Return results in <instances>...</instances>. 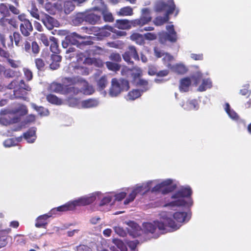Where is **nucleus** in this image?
<instances>
[{"label": "nucleus", "mask_w": 251, "mask_h": 251, "mask_svg": "<svg viewBox=\"0 0 251 251\" xmlns=\"http://www.w3.org/2000/svg\"><path fill=\"white\" fill-rule=\"evenodd\" d=\"M50 40L51 42L50 45V51L54 53L53 54H59L60 52V50L59 49L57 39L53 36H51L50 38Z\"/></svg>", "instance_id": "obj_29"}, {"label": "nucleus", "mask_w": 251, "mask_h": 251, "mask_svg": "<svg viewBox=\"0 0 251 251\" xmlns=\"http://www.w3.org/2000/svg\"><path fill=\"white\" fill-rule=\"evenodd\" d=\"M94 10L85 12L86 22L91 25H96L100 22L101 16L100 15L96 14Z\"/></svg>", "instance_id": "obj_14"}, {"label": "nucleus", "mask_w": 251, "mask_h": 251, "mask_svg": "<svg viewBox=\"0 0 251 251\" xmlns=\"http://www.w3.org/2000/svg\"><path fill=\"white\" fill-rule=\"evenodd\" d=\"M24 75L27 81H30L32 79L33 75L32 72L28 69H24Z\"/></svg>", "instance_id": "obj_58"}, {"label": "nucleus", "mask_w": 251, "mask_h": 251, "mask_svg": "<svg viewBox=\"0 0 251 251\" xmlns=\"http://www.w3.org/2000/svg\"><path fill=\"white\" fill-rule=\"evenodd\" d=\"M83 22H86L85 12L76 13L72 20L74 25L78 26Z\"/></svg>", "instance_id": "obj_26"}, {"label": "nucleus", "mask_w": 251, "mask_h": 251, "mask_svg": "<svg viewBox=\"0 0 251 251\" xmlns=\"http://www.w3.org/2000/svg\"><path fill=\"white\" fill-rule=\"evenodd\" d=\"M112 201V198L110 196L104 197L101 200L100 203V206H103L109 203Z\"/></svg>", "instance_id": "obj_59"}, {"label": "nucleus", "mask_w": 251, "mask_h": 251, "mask_svg": "<svg viewBox=\"0 0 251 251\" xmlns=\"http://www.w3.org/2000/svg\"><path fill=\"white\" fill-rule=\"evenodd\" d=\"M172 14V11L169 10V11L165 12L164 17H157L154 21V24L157 26L163 25L165 23L168 22L169 20V15Z\"/></svg>", "instance_id": "obj_28"}, {"label": "nucleus", "mask_w": 251, "mask_h": 251, "mask_svg": "<svg viewBox=\"0 0 251 251\" xmlns=\"http://www.w3.org/2000/svg\"><path fill=\"white\" fill-rule=\"evenodd\" d=\"M176 188V185L173 183V180L168 179L156 184L151 190V192H161L162 194L166 195L174 191Z\"/></svg>", "instance_id": "obj_6"}, {"label": "nucleus", "mask_w": 251, "mask_h": 251, "mask_svg": "<svg viewBox=\"0 0 251 251\" xmlns=\"http://www.w3.org/2000/svg\"><path fill=\"white\" fill-rule=\"evenodd\" d=\"M119 16H131L133 14V9L130 6H126L121 8L118 13Z\"/></svg>", "instance_id": "obj_40"}, {"label": "nucleus", "mask_w": 251, "mask_h": 251, "mask_svg": "<svg viewBox=\"0 0 251 251\" xmlns=\"http://www.w3.org/2000/svg\"><path fill=\"white\" fill-rule=\"evenodd\" d=\"M105 27L107 28V29L109 31H110L111 32L114 33V34L113 35L114 38H116L120 36H124L126 35V32L125 31L117 30L108 25H106Z\"/></svg>", "instance_id": "obj_42"}, {"label": "nucleus", "mask_w": 251, "mask_h": 251, "mask_svg": "<svg viewBox=\"0 0 251 251\" xmlns=\"http://www.w3.org/2000/svg\"><path fill=\"white\" fill-rule=\"evenodd\" d=\"M108 84L107 77L106 75L101 76L97 80V85L100 90H103Z\"/></svg>", "instance_id": "obj_35"}, {"label": "nucleus", "mask_w": 251, "mask_h": 251, "mask_svg": "<svg viewBox=\"0 0 251 251\" xmlns=\"http://www.w3.org/2000/svg\"><path fill=\"white\" fill-rule=\"evenodd\" d=\"M0 14L4 17L10 16V14L8 9V5L4 3H0Z\"/></svg>", "instance_id": "obj_43"}, {"label": "nucleus", "mask_w": 251, "mask_h": 251, "mask_svg": "<svg viewBox=\"0 0 251 251\" xmlns=\"http://www.w3.org/2000/svg\"><path fill=\"white\" fill-rule=\"evenodd\" d=\"M167 67L168 68H172L175 73L178 74H184L186 73L188 70L187 68L184 65L180 64H177L173 67H171V64L168 63Z\"/></svg>", "instance_id": "obj_31"}, {"label": "nucleus", "mask_w": 251, "mask_h": 251, "mask_svg": "<svg viewBox=\"0 0 251 251\" xmlns=\"http://www.w3.org/2000/svg\"><path fill=\"white\" fill-rule=\"evenodd\" d=\"M131 57H132L135 60H139L138 53L134 46H128L126 51L123 54L124 60L128 64L133 65L134 62L131 60Z\"/></svg>", "instance_id": "obj_13"}, {"label": "nucleus", "mask_w": 251, "mask_h": 251, "mask_svg": "<svg viewBox=\"0 0 251 251\" xmlns=\"http://www.w3.org/2000/svg\"><path fill=\"white\" fill-rule=\"evenodd\" d=\"M212 85L211 82L208 79H203L201 84L199 86V89L200 91H205L208 88H210Z\"/></svg>", "instance_id": "obj_47"}, {"label": "nucleus", "mask_w": 251, "mask_h": 251, "mask_svg": "<svg viewBox=\"0 0 251 251\" xmlns=\"http://www.w3.org/2000/svg\"><path fill=\"white\" fill-rule=\"evenodd\" d=\"M191 84V80L189 77L182 78L180 81L179 89L181 91L187 92Z\"/></svg>", "instance_id": "obj_30"}, {"label": "nucleus", "mask_w": 251, "mask_h": 251, "mask_svg": "<svg viewBox=\"0 0 251 251\" xmlns=\"http://www.w3.org/2000/svg\"><path fill=\"white\" fill-rule=\"evenodd\" d=\"M104 64V63L103 62V61L101 59H100L99 58H94L93 65L95 66L99 67V68H102V67H103Z\"/></svg>", "instance_id": "obj_62"}, {"label": "nucleus", "mask_w": 251, "mask_h": 251, "mask_svg": "<svg viewBox=\"0 0 251 251\" xmlns=\"http://www.w3.org/2000/svg\"><path fill=\"white\" fill-rule=\"evenodd\" d=\"M7 61L10 67L13 68L17 69L21 66V62L20 60H15L10 57Z\"/></svg>", "instance_id": "obj_50"}, {"label": "nucleus", "mask_w": 251, "mask_h": 251, "mask_svg": "<svg viewBox=\"0 0 251 251\" xmlns=\"http://www.w3.org/2000/svg\"><path fill=\"white\" fill-rule=\"evenodd\" d=\"M10 228L0 230V249L5 247L8 243V240L10 237L8 233L11 231Z\"/></svg>", "instance_id": "obj_23"}, {"label": "nucleus", "mask_w": 251, "mask_h": 251, "mask_svg": "<svg viewBox=\"0 0 251 251\" xmlns=\"http://www.w3.org/2000/svg\"><path fill=\"white\" fill-rule=\"evenodd\" d=\"M176 9V5L174 0H168L167 2L158 1L156 2L154 6V10L156 12H161L163 11L168 12L169 10L172 11V14Z\"/></svg>", "instance_id": "obj_11"}, {"label": "nucleus", "mask_w": 251, "mask_h": 251, "mask_svg": "<svg viewBox=\"0 0 251 251\" xmlns=\"http://www.w3.org/2000/svg\"><path fill=\"white\" fill-rule=\"evenodd\" d=\"M0 56L6 60H8L10 57L11 55L8 51L0 47Z\"/></svg>", "instance_id": "obj_57"}, {"label": "nucleus", "mask_w": 251, "mask_h": 251, "mask_svg": "<svg viewBox=\"0 0 251 251\" xmlns=\"http://www.w3.org/2000/svg\"><path fill=\"white\" fill-rule=\"evenodd\" d=\"M180 225L169 217L167 214L162 216L160 221H154L153 223H145L143 224V227L146 233H154L157 227L163 232H172L179 228Z\"/></svg>", "instance_id": "obj_2"}, {"label": "nucleus", "mask_w": 251, "mask_h": 251, "mask_svg": "<svg viewBox=\"0 0 251 251\" xmlns=\"http://www.w3.org/2000/svg\"><path fill=\"white\" fill-rule=\"evenodd\" d=\"M192 194V190L189 186L182 187L171 197L172 199L177 200L167 203L166 205L170 206H185L186 204V201L183 198L191 197Z\"/></svg>", "instance_id": "obj_5"}, {"label": "nucleus", "mask_w": 251, "mask_h": 251, "mask_svg": "<svg viewBox=\"0 0 251 251\" xmlns=\"http://www.w3.org/2000/svg\"><path fill=\"white\" fill-rule=\"evenodd\" d=\"M9 89H14L13 91L14 98L25 100L28 91H30L31 87L26 84L23 79L18 81L17 79L13 80L7 86Z\"/></svg>", "instance_id": "obj_3"}, {"label": "nucleus", "mask_w": 251, "mask_h": 251, "mask_svg": "<svg viewBox=\"0 0 251 251\" xmlns=\"http://www.w3.org/2000/svg\"><path fill=\"white\" fill-rule=\"evenodd\" d=\"M51 216L50 213L49 212L48 214L39 216L36 220V227L38 228L45 227L48 224V219Z\"/></svg>", "instance_id": "obj_21"}, {"label": "nucleus", "mask_w": 251, "mask_h": 251, "mask_svg": "<svg viewBox=\"0 0 251 251\" xmlns=\"http://www.w3.org/2000/svg\"><path fill=\"white\" fill-rule=\"evenodd\" d=\"M15 3L16 6H15L12 4H8L9 11L11 12V13L14 15H19L20 13V11L18 8L19 6V3L17 1L15 2Z\"/></svg>", "instance_id": "obj_51"}, {"label": "nucleus", "mask_w": 251, "mask_h": 251, "mask_svg": "<svg viewBox=\"0 0 251 251\" xmlns=\"http://www.w3.org/2000/svg\"><path fill=\"white\" fill-rule=\"evenodd\" d=\"M75 208L74 201L68 202L65 204L52 208L50 212L52 215V214H56L57 212H65L73 210H74Z\"/></svg>", "instance_id": "obj_16"}, {"label": "nucleus", "mask_w": 251, "mask_h": 251, "mask_svg": "<svg viewBox=\"0 0 251 251\" xmlns=\"http://www.w3.org/2000/svg\"><path fill=\"white\" fill-rule=\"evenodd\" d=\"M47 100L51 104L56 105H61L62 103V100L58 98L56 96L50 94L46 97Z\"/></svg>", "instance_id": "obj_38"}, {"label": "nucleus", "mask_w": 251, "mask_h": 251, "mask_svg": "<svg viewBox=\"0 0 251 251\" xmlns=\"http://www.w3.org/2000/svg\"><path fill=\"white\" fill-rule=\"evenodd\" d=\"M75 7V5L74 4L73 2L71 1L67 0L64 2V12L67 14H69L71 12L73 11Z\"/></svg>", "instance_id": "obj_41"}, {"label": "nucleus", "mask_w": 251, "mask_h": 251, "mask_svg": "<svg viewBox=\"0 0 251 251\" xmlns=\"http://www.w3.org/2000/svg\"><path fill=\"white\" fill-rule=\"evenodd\" d=\"M106 25H104L101 28H99V35L102 37H108L110 35V31H109L106 28Z\"/></svg>", "instance_id": "obj_52"}, {"label": "nucleus", "mask_w": 251, "mask_h": 251, "mask_svg": "<svg viewBox=\"0 0 251 251\" xmlns=\"http://www.w3.org/2000/svg\"><path fill=\"white\" fill-rule=\"evenodd\" d=\"M22 48L25 53L33 56H36L40 51V48L36 41H33L30 43L27 39L23 42Z\"/></svg>", "instance_id": "obj_9"}, {"label": "nucleus", "mask_w": 251, "mask_h": 251, "mask_svg": "<svg viewBox=\"0 0 251 251\" xmlns=\"http://www.w3.org/2000/svg\"><path fill=\"white\" fill-rule=\"evenodd\" d=\"M66 36L67 40L70 42V45H76L77 46L80 44L79 40L84 38L75 32L71 33Z\"/></svg>", "instance_id": "obj_20"}, {"label": "nucleus", "mask_w": 251, "mask_h": 251, "mask_svg": "<svg viewBox=\"0 0 251 251\" xmlns=\"http://www.w3.org/2000/svg\"><path fill=\"white\" fill-rule=\"evenodd\" d=\"M9 38V41L7 43V47L8 48H12L13 47V40L14 41L15 44L16 46L19 47L21 46L23 37L18 32H14L13 35H10Z\"/></svg>", "instance_id": "obj_18"}, {"label": "nucleus", "mask_w": 251, "mask_h": 251, "mask_svg": "<svg viewBox=\"0 0 251 251\" xmlns=\"http://www.w3.org/2000/svg\"><path fill=\"white\" fill-rule=\"evenodd\" d=\"M77 251H92V250L89 247L84 245H80L76 247Z\"/></svg>", "instance_id": "obj_64"}, {"label": "nucleus", "mask_w": 251, "mask_h": 251, "mask_svg": "<svg viewBox=\"0 0 251 251\" xmlns=\"http://www.w3.org/2000/svg\"><path fill=\"white\" fill-rule=\"evenodd\" d=\"M39 39L46 47H48L49 46L50 42L46 34L44 33L40 34Z\"/></svg>", "instance_id": "obj_55"}, {"label": "nucleus", "mask_w": 251, "mask_h": 251, "mask_svg": "<svg viewBox=\"0 0 251 251\" xmlns=\"http://www.w3.org/2000/svg\"><path fill=\"white\" fill-rule=\"evenodd\" d=\"M33 107L34 109L37 112H38V114L41 116H46L49 113L48 110L43 106H38L36 105H34Z\"/></svg>", "instance_id": "obj_49"}, {"label": "nucleus", "mask_w": 251, "mask_h": 251, "mask_svg": "<svg viewBox=\"0 0 251 251\" xmlns=\"http://www.w3.org/2000/svg\"><path fill=\"white\" fill-rule=\"evenodd\" d=\"M31 15L36 18V19L39 20L40 16L38 14V10L36 7L35 5L32 4L31 6V9L29 10Z\"/></svg>", "instance_id": "obj_53"}, {"label": "nucleus", "mask_w": 251, "mask_h": 251, "mask_svg": "<svg viewBox=\"0 0 251 251\" xmlns=\"http://www.w3.org/2000/svg\"><path fill=\"white\" fill-rule=\"evenodd\" d=\"M141 96V92L139 90L133 89L129 91L126 96V99L128 100H134Z\"/></svg>", "instance_id": "obj_34"}, {"label": "nucleus", "mask_w": 251, "mask_h": 251, "mask_svg": "<svg viewBox=\"0 0 251 251\" xmlns=\"http://www.w3.org/2000/svg\"><path fill=\"white\" fill-rule=\"evenodd\" d=\"M41 21L49 30H51L55 25L56 20L49 15L46 14L42 17Z\"/></svg>", "instance_id": "obj_22"}, {"label": "nucleus", "mask_w": 251, "mask_h": 251, "mask_svg": "<svg viewBox=\"0 0 251 251\" xmlns=\"http://www.w3.org/2000/svg\"><path fill=\"white\" fill-rule=\"evenodd\" d=\"M105 64L107 68L110 71L116 72L120 70L121 65L117 63H113L110 61H107Z\"/></svg>", "instance_id": "obj_44"}, {"label": "nucleus", "mask_w": 251, "mask_h": 251, "mask_svg": "<svg viewBox=\"0 0 251 251\" xmlns=\"http://www.w3.org/2000/svg\"><path fill=\"white\" fill-rule=\"evenodd\" d=\"M151 12L149 8H145L142 9V15L139 19L133 20L132 26L135 27L137 26H142L151 20Z\"/></svg>", "instance_id": "obj_12"}, {"label": "nucleus", "mask_w": 251, "mask_h": 251, "mask_svg": "<svg viewBox=\"0 0 251 251\" xmlns=\"http://www.w3.org/2000/svg\"><path fill=\"white\" fill-rule=\"evenodd\" d=\"M91 51L93 55H100L103 53L104 49L101 47L96 46L94 47Z\"/></svg>", "instance_id": "obj_54"}, {"label": "nucleus", "mask_w": 251, "mask_h": 251, "mask_svg": "<svg viewBox=\"0 0 251 251\" xmlns=\"http://www.w3.org/2000/svg\"><path fill=\"white\" fill-rule=\"evenodd\" d=\"M51 62L50 65V68L52 70L57 69L60 67V63L62 60V56L58 54H52L50 56Z\"/></svg>", "instance_id": "obj_27"}, {"label": "nucleus", "mask_w": 251, "mask_h": 251, "mask_svg": "<svg viewBox=\"0 0 251 251\" xmlns=\"http://www.w3.org/2000/svg\"><path fill=\"white\" fill-rule=\"evenodd\" d=\"M62 81L65 84L64 95H69L71 97H74L79 93H82L89 95L94 92L88 81L78 76L65 77L62 78Z\"/></svg>", "instance_id": "obj_1"}, {"label": "nucleus", "mask_w": 251, "mask_h": 251, "mask_svg": "<svg viewBox=\"0 0 251 251\" xmlns=\"http://www.w3.org/2000/svg\"><path fill=\"white\" fill-rule=\"evenodd\" d=\"M65 84L53 82L50 86V91L64 95Z\"/></svg>", "instance_id": "obj_25"}, {"label": "nucleus", "mask_w": 251, "mask_h": 251, "mask_svg": "<svg viewBox=\"0 0 251 251\" xmlns=\"http://www.w3.org/2000/svg\"><path fill=\"white\" fill-rule=\"evenodd\" d=\"M126 196V193L124 192L119 193L115 195V200L117 201H121Z\"/></svg>", "instance_id": "obj_63"}, {"label": "nucleus", "mask_w": 251, "mask_h": 251, "mask_svg": "<svg viewBox=\"0 0 251 251\" xmlns=\"http://www.w3.org/2000/svg\"><path fill=\"white\" fill-rule=\"evenodd\" d=\"M22 136L16 138H9L5 140L3 142V145L6 147H10L15 146L18 142L22 140Z\"/></svg>", "instance_id": "obj_39"}, {"label": "nucleus", "mask_w": 251, "mask_h": 251, "mask_svg": "<svg viewBox=\"0 0 251 251\" xmlns=\"http://www.w3.org/2000/svg\"><path fill=\"white\" fill-rule=\"evenodd\" d=\"M150 188L148 185L142 184L136 186L132 191L131 193L128 195V197L125 200L124 204L126 205L130 202L133 201L136 198L138 194L142 195L145 194L146 193L150 191Z\"/></svg>", "instance_id": "obj_10"}, {"label": "nucleus", "mask_w": 251, "mask_h": 251, "mask_svg": "<svg viewBox=\"0 0 251 251\" xmlns=\"http://www.w3.org/2000/svg\"><path fill=\"white\" fill-rule=\"evenodd\" d=\"M20 75L21 72L19 71L13 70L10 68H5L4 75L6 78H13L14 77H18Z\"/></svg>", "instance_id": "obj_36"}, {"label": "nucleus", "mask_w": 251, "mask_h": 251, "mask_svg": "<svg viewBox=\"0 0 251 251\" xmlns=\"http://www.w3.org/2000/svg\"><path fill=\"white\" fill-rule=\"evenodd\" d=\"M20 29L24 36H28L33 30V27L29 21H25L24 23H21Z\"/></svg>", "instance_id": "obj_17"}, {"label": "nucleus", "mask_w": 251, "mask_h": 251, "mask_svg": "<svg viewBox=\"0 0 251 251\" xmlns=\"http://www.w3.org/2000/svg\"><path fill=\"white\" fill-rule=\"evenodd\" d=\"M136 85L143 88L142 92L149 90L148 81L145 79L140 78L137 82Z\"/></svg>", "instance_id": "obj_46"}, {"label": "nucleus", "mask_w": 251, "mask_h": 251, "mask_svg": "<svg viewBox=\"0 0 251 251\" xmlns=\"http://www.w3.org/2000/svg\"><path fill=\"white\" fill-rule=\"evenodd\" d=\"M131 38L132 40L136 41L137 42H143V39L142 36L141 34H138V33L133 34L131 36Z\"/></svg>", "instance_id": "obj_60"}, {"label": "nucleus", "mask_w": 251, "mask_h": 251, "mask_svg": "<svg viewBox=\"0 0 251 251\" xmlns=\"http://www.w3.org/2000/svg\"><path fill=\"white\" fill-rule=\"evenodd\" d=\"M67 102L69 106L75 107L78 105L79 100L78 98L71 97L67 99Z\"/></svg>", "instance_id": "obj_48"}, {"label": "nucleus", "mask_w": 251, "mask_h": 251, "mask_svg": "<svg viewBox=\"0 0 251 251\" xmlns=\"http://www.w3.org/2000/svg\"><path fill=\"white\" fill-rule=\"evenodd\" d=\"M129 88L128 80L122 77H114L111 79L109 94L111 97H117L121 93L127 91Z\"/></svg>", "instance_id": "obj_4"}, {"label": "nucleus", "mask_w": 251, "mask_h": 251, "mask_svg": "<svg viewBox=\"0 0 251 251\" xmlns=\"http://www.w3.org/2000/svg\"><path fill=\"white\" fill-rule=\"evenodd\" d=\"M34 63L36 68L39 71H43L45 67V62L41 58H37L34 60Z\"/></svg>", "instance_id": "obj_45"}, {"label": "nucleus", "mask_w": 251, "mask_h": 251, "mask_svg": "<svg viewBox=\"0 0 251 251\" xmlns=\"http://www.w3.org/2000/svg\"><path fill=\"white\" fill-rule=\"evenodd\" d=\"M173 218L177 223L189 220V219H187V213L185 212H176L174 214Z\"/></svg>", "instance_id": "obj_32"}, {"label": "nucleus", "mask_w": 251, "mask_h": 251, "mask_svg": "<svg viewBox=\"0 0 251 251\" xmlns=\"http://www.w3.org/2000/svg\"><path fill=\"white\" fill-rule=\"evenodd\" d=\"M133 20L119 19L116 21L115 25L116 27L122 29H129L132 26Z\"/></svg>", "instance_id": "obj_19"}, {"label": "nucleus", "mask_w": 251, "mask_h": 251, "mask_svg": "<svg viewBox=\"0 0 251 251\" xmlns=\"http://www.w3.org/2000/svg\"><path fill=\"white\" fill-rule=\"evenodd\" d=\"M94 3L96 6L94 7V9L101 13L105 22H113L114 21V19L112 13L108 11L107 6L103 0H95Z\"/></svg>", "instance_id": "obj_8"}, {"label": "nucleus", "mask_w": 251, "mask_h": 251, "mask_svg": "<svg viewBox=\"0 0 251 251\" xmlns=\"http://www.w3.org/2000/svg\"><path fill=\"white\" fill-rule=\"evenodd\" d=\"M24 137L28 143H32L36 140V128L31 127L25 133H24Z\"/></svg>", "instance_id": "obj_24"}, {"label": "nucleus", "mask_w": 251, "mask_h": 251, "mask_svg": "<svg viewBox=\"0 0 251 251\" xmlns=\"http://www.w3.org/2000/svg\"><path fill=\"white\" fill-rule=\"evenodd\" d=\"M96 197L94 195H92L89 196L80 198L78 200L74 201H73L75 207L76 206H85L91 204L96 200Z\"/></svg>", "instance_id": "obj_15"}, {"label": "nucleus", "mask_w": 251, "mask_h": 251, "mask_svg": "<svg viewBox=\"0 0 251 251\" xmlns=\"http://www.w3.org/2000/svg\"><path fill=\"white\" fill-rule=\"evenodd\" d=\"M168 32H162L159 34V40L161 44H165L167 41L175 43L177 41V34L173 25L166 26Z\"/></svg>", "instance_id": "obj_7"}, {"label": "nucleus", "mask_w": 251, "mask_h": 251, "mask_svg": "<svg viewBox=\"0 0 251 251\" xmlns=\"http://www.w3.org/2000/svg\"><path fill=\"white\" fill-rule=\"evenodd\" d=\"M81 104L83 108H90L97 106L99 102L96 99H89L83 100Z\"/></svg>", "instance_id": "obj_33"}, {"label": "nucleus", "mask_w": 251, "mask_h": 251, "mask_svg": "<svg viewBox=\"0 0 251 251\" xmlns=\"http://www.w3.org/2000/svg\"><path fill=\"white\" fill-rule=\"evenodd\" d=\"M16 122V119L11 118L9 115H5L0 118V124L3 126H7Z\"/></svg>", "instance_id": "obj_37"}, {"label": "nucleus", "mask_w": 251, "mask_h": 251, "mask_svg": "<svg viewBox=\"0 0 251 251\" xmlns=\"http://www.w3.org/2000/svg\"><path fill=\"white\" fill-rule=\"evenodd\" d=\"M174 59V57L168 53H165L162 59L164 63H169Z\"/></svg>", "instance_id": "obj_61"}, {"label": "nucleus", "mask_w": 251, "mask_h": 251, "mask_svg": "<svg viewBox=\"0 0 251 251\" xmlns=\"http://www.w3.org/2000/svg\"><path fill=\"white\" fill-rule=\"evenodd\" d=\"M109 58L111 60L117 62H119L121 61V55L118 53H112L109 56Z\"/></svg>", "instance_id": "obj_56"}]
</instances>
